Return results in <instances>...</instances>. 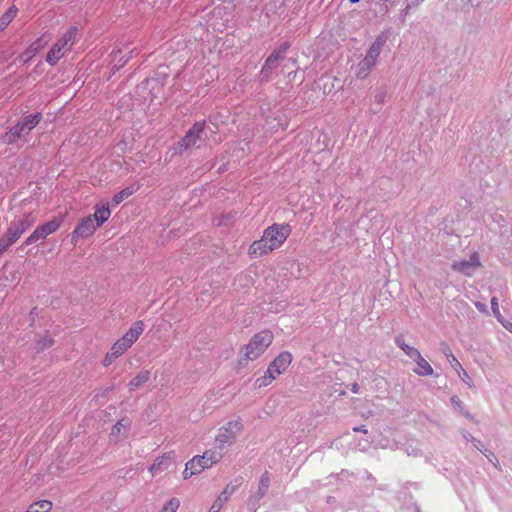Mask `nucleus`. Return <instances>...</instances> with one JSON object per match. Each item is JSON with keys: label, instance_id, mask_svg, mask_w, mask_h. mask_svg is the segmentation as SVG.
I'll list each match as a JSON object with an SVG mask.
<instances>
[{"label": "nucleus", "instance_id": "nucleus-8", "mask_svg": "<svg viewBox=\"0 0 512 512\" xmlns=\"http://www.w3.org/2000/svg\"><path fill=\"white\" fill-rule=\"evenodd\" d=\"M143 331V321L138 320L134 322L128 331L110 348L113 351V354H117L119 357L123 355L138 340Z\"/></svg>", "mask_w": 512, "mask_h": 512}, {"label": "nucleus", "instance_id": "nucleus-13", "mask_svg": "<svg viewBox=\"0 0 512 512\" xmlns=\"http://www.w3.org/2000/svg\"><path fill=\"white\" fill-rule=\"evenodd\" d=\"M51 40L49 33H44L38 37L30 46L21 54L23 62H29L36 54H38Z\"/></svg>", "mask_w": 512, "mask_h": 512}, {"label": "nucleus", "instance_id": "nucleus-14", "mask_svg": "<svg viewBox=\"0 0 512 512\" xmlns=\"http://www.w3.org/2000/svg\"><path fill=\"white\" fill-rule=\"evenodd\" d=\"M292 362V354L288 351L280 353L268 366V369L277 377L284 373Z\"/></svg>", "mask_w": 512, "mask_h": 512}, {"label": "nucleus", "instance_id": "nucleus-30", "mask_svg": "<svg viewBox=\"0 0 512 512\" xmlns=\"http://www.w3.org/2000/svg\"><path fill=\"white\" fill-rule=\"evenodd\" d=\"M28 509H32L34 512H49L52 509V503L48 500H40L31 504Z\"/></svg>", "mask_w": 512, "mask_h": 512}, {"label": "nucleus", "instance_id": "nucleus-41", "mask_svg": "<svg viewBox=\"0 0 512 512\" xmlns=\"http://www.w3.org/2000/svg\"><path fill=\"white\" fill-rule=\"evenodd\" d=\"M374 99L377 104L382 105L385 101V94L383 92H379L375 95Z\"/></svg>", "mask_w": 512, "mask_h": 512}, {"label": "nucleus", "instance_id": "nucleus-10", "mask_svg": "<svg viewBox=\"0 0 512 512\" xmlns=\"http://www.w3.org/2000/svg\"><path fill=\"white\" fill-rule=\"evenodd\" d=\"M100 226L90 215L82 218L72 232V242L76 243L78 239L91 237Z\"/></svg>", "mask_w": 512, "mask_h": 512}, {"label": "nucleus", "instance_id": "nucleus-44", "mask_svg": "<svg viewBox=\"0 0 512 512\" xmlns=\"http://www.w3.org/2000/svg\"><path fill=\"white\" fill-rule=\"evenodd\" d=\"M353 431L354 432L367 433V429H366V427L364 425L353 427Z\"/></svg>", "mask_w": 512, "mask_h": 512}, {"label": "nucleus", "instance_id": "nucleus-9", "mask_svg": "<svg viewBox=\"0 0 512 512\" xmlns=\"http://www.w3.org/2000/svg\"><path fill=\"white\" fill-rule=\"evenodd\" d=\"M482 267L478 252H473L469 259L454 261L451 265L453 271L464 276L472 277Z\"/></svg>", "mask_w": 512, "mask_h": 512}, {"label": "nucleus", "instance_id": "nucleus-35", "mask_svg": "<svg viewBox=\"0 0 512 512\" xmlns=\"http://www.w3.org/2000/svg\"><path fill=\"white\" fill-rule=\"evenodd\" d=\"M491 309H492V312H493V315L495 316V318L499 322L503 323V316L500 312L498 299L496 297H492V299H491Z\"/></svg>", "mask_w": 512, "mask_h": 512}, {"label": "nucleus", "instance_id": "nucleus-24", "mask_svg": "<svg viewBox=\"0 0 512 512\" xmlns=\"http://www.w3.org/2000/svg\"><path fill=\"white\" fill-rule=\"evenodd\" d=\"M440 348L442 353L445 355L446 359L450 363V365L454 368L455 371L462 370L461 363L457 360L452 350L450 349L447 343H441Z\"/></svg>", "mask_w": 512, "mask_h": 512}, {"label": "nucleus", "instance_id": "nucleus-3", "mask_svg": "<svg viewBox=\"0 0 512 512\" xmlns=\"http://www.w3.org/2000/svg\"><path fill=\"white\" fill-rule=\"evenodd\" d=\"M35 222L36 217L33 213L24 214L11 221L7 231L0 239V254L5 252L10 246L18 241L20 237L35 224Z\"/></svg>", "mask_w": 512, "mask_h": 512}, {"label": "nucleus", "instance_id": "nucleus-43", "mask_svg": "<svg viewBox=\"0 0 512 512\" xmlns=\"http://www.w3.org/2000/svg\"><path fill=\"white\" fill-rule=\"evenodd\" d=\"M462 436H463V438H464L465 440L470 441V442H472V441H473V439H475V437H473V436H472V434H471V433H469L468 431H463V432H462Z\"/></svg>", "mask_w": 512, "mask_h": 512}, {"label": "nucleus", "instance_id": "nucleus-28", "mask_svg": "<svg viewBox=\"0 0 512 512\" xmlns=\"http://www.w3.org/2000/svg\"><path fill=\"white\" fill-rule=\"evenodd\" d=\"M277 378L268 368L262 377L255 380V387L262 388L270 385Z\"/></svg>", "mask_w": 512, "mask_h": 512}, {"label": "nucleus", "instance_id": "nucleus-32", "mask_svg": "<svg viewBox=\"0 0 512 512\" xmlns=\"http://www.w3.org/2000/svg\"><path fill=\"white\" fill-rule=\"evenodd\" d=\"M278 63L279 61L274 59L272 56L267 57V59L264 62V65L262 66L261 74L265 77H268L269 72L272 69H275L278 66Z\"/></svg>", "mask_w": 512, "mask_h": 512}, {"label": "nucleus", "instance_id": "nucleus-50", "mask_svg": "<svg viewBox=\"0 0 512 512\" xmlns=\"http://www.w3.org/2000/svg\"><path fill=\"white\" fill-rule=\"evenodd\" d=\"M359 1H360V0H349V2H350L351 4H356V3H358Z\"/></svg>", "mask_w": 512, "mask_h": 512}, {"label": "nucleus", "instance_id": "nucleus-52", "mask_svg": "<svg viewBox=\"0 0 512 512\" xmlns=\"http://www.w3.org/2000/svg\"><path fill=\"white\" fill-rule=\"evenodd\" d=\"M416 512H421L420 508H416Z\"/></svg>", "mask_w": 512, "mask_h": 512}, {"label": "nucleus", "instance_id": "nucleus-37", "mask_svg": "<svg viewBox=\"0 0 512 512\" xmlns=\"http://www.w3.org/2000/svg\"><path fill=\"white\" fill-rule=\"evenodd\" d=\"M458 373L459 378L467 384L469 387H473V381L468 373L462 368V370L456 371Z\"/></svg>", "mask_w": 512, "mask_h": 512}, {"label": "nucleus", "instance_id": "nucleus-5", "mask_svg": "<svg viewBox=\"0 0 512 512\" xmlns=\"http://www.w3.org/2000/svg\"><path fill=\"white\" fill-rule=\"evenodd\" d=\"M78 29L76 27H70L63 35L51 46L46 56V62L54 66L59 60L70 51L76 41Z\"/></svg>", "mask_w": 512, "mask_h": 512}, {"label": "nucleus", "instance_id": "nucleus-21", "mask_svg": "<svg viewBox=\"0 0 512 512\" xmlns=\"http://www.w3.org/2000/svg\"><path fill=\"white\" fill-rule=\"evenodd\" d=\"M417 364V368L413 371L419 376H431L433 374V368L431 365L423 358L420 354L417 358L414 359Z\"/></svg>", "mask_w": 512, "mask_h": 512}, {"label": "nucleus", "instance_id": "nucleus-42", "mask_svg": "<svg viewBox=\"0 0 512 512\" xmlns=\"http://www.w3.org/2000/svg\"><path fill=\"white\" fill-rule=\"evenodd\" d=\"M475 307L477 308L478 311L482 313H488L487 306L484 303L475 302Z\"/></svg>", "mask_w": 512, "mask_h": 512}, {"label": "nucleus", "instance_id": "nucleus-29", "mask_svg": "<svg viewBox=\"0 0 512 512\" xmlns=\"http://www.w3.org/2000/svg\"><path fill=\"white\" fill-rule=\"evenodd\" d=\"M289 48V42H283L276 49H274L270 56H272L277 61H281L284 59Z\"/></svg>", "mask_w": 512, "mask_h": 512}, {"label": "nucleus", "instance_id": "nucleus-11", "mask_svg": "<svg viewBox=\"0 0 512 512\" xmlns=\"http://www.w3.org/2000/svg\"><path fill=\"white\" fill-rule=\"evenodd\" d=\"M205 124V121H198L186 132L184 137L178 142V147L181 152L196 145L204 131Z\"/></svg>", "mask_w": 512, "mask_h": 512}, {"label": "nucleus", "instance_id": "nucleus-19", "mask_svg": "<svg viewBox=\"0 0 512 512\" xmlns=\"http://www.w3.org/2000/svg\"><path fill=\"white\" fill-rule=\"evenodd\" d=\"M94 214L91 216L94 218L95 222L102 226L111 216V210L108 204L96 205Z\"/></svg>", "mask_w": 512, "mask_h": 512}, {"label": "nucleus", "instance_id": "nucleus-26", "mask_svg": "<svg viewBox=\"0 0 512 512\" xmlns=\"http://www.w3.org/2000/svg\"><path fill=\"white\" fill-rule=\"evenodd\" d=\"M187 468L192 469L199 474L210 467L205 464V460L201 458V455H196L187 462Z\"/></svg>", "mask_w": 512, "mask_h": 512}, {"label": "nucleus", "instance_id": "nucleus-22", "mask_svg": "<svg viewBox=\"0 0 512 512\" xmlns=\"http://www.w3.org/2000/svg\"><path fill=\"white\" fill-rule=\"evenodd\" d=\"M150 379V371L142 370L135 377H133L128 383L130 391H134Z\"/></svg>", "mask_w": 512, "mask_h": 512}, {"label": "nucleus", "instance_id": "nucleus-1", "mask_svg": "<svg viewBox=\"0 0 512 512\" xmlns=\"http://www.w3.org/2000/svg\"><path fill=\"white\" fill-rule=\"evenodd\" d=\"M292 229L289 224L274 223L268 226L259 240H255L248 248V255L251 258H259L280 248L288 237Z\"/></svg>", "mask_w": 512, "mask_h": 512}, {"label": "nucleus", "instance_id": "nucleus-46", "mask_svg": "<svg viewBox=\"0 0 512 512\" xmlns=\"http://www.w3.org/2000/svg\"><path fill=\"white\" fill-rule=\"evenodd\" d=\"M359 389H360V388H359V385H358L357 383L352 384L351 391H352L353 393H358V392H359Z\"/></svg>", "mask_w": 512, "mask_h": 512}, {"label": "nucleus", "instance_id": "nucleus-49", "mask_svg": "<svg viewBox=\"0 0 512 512\" xmlns=\"http://www.w3.org/2000/svg\"><path fill=\"white\" fill-rule=\"evenodd\" d=\"M452 402L457 403L459 402V399L457 397H452Z\"/></svg>", "mask_w": 512, "mask_h": 512}, {"label": "nucleus", "instance_id": "nucleus-25", "mask_svg": "<svg viewBox=\"0 0 512 512\" xmlns=\"http://www.w3.org/2000/svg\"><path fill=\"white\" fill-rule=\"evenodd\" d=\"M139 189V186L131 185L124 189H122L120 192L115 194L112 198V203L116 206L119 205L122 201L133 195L137 190Z\"/></svg>", "mask_w": 512, "mask_h": 512}, {"label": "nucleus", "instance_id": "nucleus-36", "mask_svg": "<svg viewBox=\"0 0 512 512\" xmlns=\"http://www.w3.org/2000/svg\"><path fill=\"white\" fill-rule=\"evenodd\" d=\"M483 454L489 460L490 463H492L496 468L500 469L499 461L492 451H490L489 449H484Z\"/></svg>", "mask_w": 512, "mask_h": 512}, {"label": "nucleus", "instance_id": "nucleus-45", "mask_svg": "<svg viewBox=\"0 0 512 512\" xmlns=\"http://www.w3.org/2000/svg\"><path fill=\"white\" fill-rule=\"evenodd\" d=\"M410 9H411V5H409V4H408V5H406V7L402 10V16H403V18H405V17L409 14Z\"/></svg>", "mask_w": 512, "mask_h": 512}, {"label": "nucleus", "instance_id": "nucleus-34", "mask_svg": "<svg viewBox=\"0 0 512 512\" xmlns=\"http://www.w3.org/2000/svg\"><path fill=\"white\" fill-rule=\"evenodd\" d=\"M54 344V340L51 337H44L40 339L36 344L37 352L44 351L45 349L51 347Z\"/></svg>", "mask_w": 512, "mask_h": 512}, {"label": "nucleus", "instance_id": "nucleus-4", "mask_svg": "<svg viewBox=\"0 0 512 512\" xmlns=\"http://www.w3.org/2000/svg\"><path fill=\"white\" fill-rule=\"evenodd\" d=\"M273 334L269 330L256 333L250 341L241 348V361H253L258 359L272 344Z\"/></svg>", "mask_w": 512, "mask_h": 512}, {"label": "nucleus", "instance_id": "nucleus-23", "mask_svg": "<svg viewBox=\"0 0 512 512\" xmlns=\"http://www.w3.org/2000/svg\"><path fill=\"white\" fill-rule=\"evenodd\" d=\"M63 219L54 218L38 227L43 232L44 236L47 237L53 233H55L62 225Z\"/></svg>", "mask_w": 512, "mask_h": 512}, {"label": "nucleus", "instance_id": "nucleus-6", "mask_svg": "<svg viewBox=\"0 0 512 512\" xmlns=\"http://www.w3.org/2000/svg\"><path fill=\"white\" fill-rule=\"evenodd\" d=\"M243 429L240 420L228 421L225 425L221 426L215 436L214 445L223 451L225 454L235 444L237 436Z\"/></svg>", "mask_w": 512, "mask_h": 512}, {"label": "nucleus", "instance_id": "nucleus-47", "mask_svg": "<svg viewBox=\"0 0 512 512\" xmlns=\"http://www.w3.org/2000/svg\"><path fill=\"white\" fill-rule=\"evenodd\" d=\"M503 326L512 333V323H509L508 325L504 324V322L502 323Z\"/></svg>", "mask_w": 512, "mask_h": 512}, {"label": "nucleus", "instance_id": "nucleus-20", "mask_svg": "<svg viewBox=\"0 0 512 512\" xmlns=\"http://www.w3.org/2000/svg\"><path fill=\"white\" fill-rule=\"evenodd\" d=\"M395 344L413 360L421 354L418 349L407 344L401 335L395 337Z\"/></svg>", "mask_w": 512, "mask_h": 512}, {"label": "nucleus", "instance_id": "nucleus-12", "mask_svg": "<svg viewBox=\"0 0 512 512\" xmlns=\"http://www.w3.org/2000/svg\"><path fill=\"white\" fill-rule=\"evenodd\" d=\"M131 428V420L128 417H123L118 420L111 428L109 433V440L118 443L124 440Z\"/></svg>", "mask_w": 512, "mask_h": 512}, {"label": "nucleus", "instance_id": "nucleus-18", "mask_svg": "<svg viewBox=\"0 0 512 512\" xmlns=\"http://www.w3.org/2000/svg\"><path fill=\"white\" fill-rule=\"evenodd\" d=\"M225 453L218 449L215 445L213 448L206 450L202 455L201 458L205 460V464L208 465L210 468L219 463Z\"/></svg>", "mask_w": 512, "mask_h": 512}, {"label": "nucleus", "instance_id": "nucleus-51", "mask_svg": "<svg viewBox=\"0 0 512 512\" xmlns=\"http://www.w3.org/2000/svg\"><path fill=\"white\" fill-rule=\"evenodd\" d=\"M424 0H416V4L423 2Z\"/></svg>", "mask_w": 512, "mask_h": 512}, {"label": "nucleus", "instance_id": "nucleus-40", "mask_svg": "<svg viewBox=\"0 0 512 512\" xmlns=\"http://www.w3.org/2000/svg\"><path fill=\"white\" fill-rule=\"evenodd\" d=\"M472 443H473V446H474L477 450H479L480 452L484 453V449H486V448L484 447V445L481 443V441H480V440H478V439H476V438H475V439H473Z\"/></svg>", "mask_w": 512, "mask_h": 512}, {"label": "nucleus", "instance_id": "nucleus-33", "mask_svg": "<svg viewBox=\"0 0 512 512\" xmlns=\"http://www.w3.org/2000/svg\"><path fill=\"white\" fill-rule=\"evenodd\" d=\"M180 506V501L177 498H171L167 501L160 512H176Z\"/></svg>", "mask_w": 512, "mask_h": 512}, {"label": "nucleus", "instance_id": "nucleus-38", "mask_svg": "<svg viewBox=\"0 0 512 512\" xmlns=\"http://www.w3.org/2000/svg\"><path fill=\"white\" fill-rule=\"evenodd\" d=\"M118 357L119 356L117 354H113V351L110 349V351L106 353V355L102 361L103 366H105V367L110 366L113 363V361L115 359H117Z\"/></svg>", "mask_w": 512, "mask_h": 512}, {"label": "nucleus", "instance_id": "nucleus-7", "mask_svg": "<svg viewBox=\"0 0 512 512\" xmlns=\"http://www.w3.org/2000/svg\"><path fill=\"white\" fill-rule=\"evenodd\" d=\"M41 119L42 114L39 112L24 117L23 120L17 122L10 128L4 136V141L8 144L16 142L21 137L29 134L30 131L39 124Z\"/></svg>", "mask_w": 512, "mask_h": 512}, {"label": "nucleus", "instance_id": "nucleus-27", "mask_svg": "<svg viewBox=\"0 0 512 512\" xmlns=\"http://www.w3.org/2000/svg\"><path fill=\"white\" fill-rule=\"evenodd\" d=\"M18 9L15 5H12L1 17H0V32L4 30L11 21L16 17Z\"/></svg>", "mask_w": 512, "mask_h": 512}, {"label": "nucleus", "instance_id": "nucleus-48", "mask_svg": "<svg viewBox=\"0 0 512 512\" xmlns=\"http://www.w3.org/2000/svg\"><path fill=\"white\" fill-rule=\"evenodd\" d=\"M385 2H387L391 7L395 5L396 3V0H384Z\"/></svg>", "mask_w": 512, "mask_h": 512}, {"label": "nucleus", "instance_id": "nucleus-2", "mask_svg": "<svg viewBox=\"0 0 512 512\" xmlns=\"http://www.w3.org/2000/svg\"><path fill=\"white\" fill-rule=\"evenodd\" d=\"M388 36L384 33L379 34L371 43L365 56L357 63L355 68V77L359 80L368 78L372 70L377 65L378 59L382 53Z\"/></svg>", "mask_w": 512, "mask_h": 512}, {"label": "nucleus", "instance_id": "nucleus-15", "mask_svg": "<svg viewBox=\"0 0 512 512\" xmlns=\"http://www.w3.org/2000/svg\"><path fill=\"white\" fill-rule=\"evenodd\" d=\"M270 481V475L267 471H265L259 478L257 491L250 496L248 501V504L252 505L253 508L267 493L270 486Z\"/></svg>", "mask_w": 512, "mask_h": 512}, {"label": "nucleus", "instance_id": "nucleus-16", "mask_svg": "<svg viewBox=\"0 0 512 512\" xmlns=\"http://www.w3.org/2000/svg\"><path fill=\"white\" fill-rule=\"evenodd\" d=\"M238 485L227 484L217 499L213 502L208 512H219L230 496L236 491Z\"/></svg>", "mask_w": 512, "mask_h": 512}, {"label": "nucleus", "instance_id": "nucleus-31", "mask_svg": "<svg viewBox=\"0 0 512 512\" xmlns=\"http://www.w3.org/2000/svg\"><path fill=\"white\" fill-rule=\"evenodd\" d=\"M45 238L46 237L44 236L43 232L37 226L35 230L25 239L24 245L28 246L34 244L39 240H44Z\"/></svg>", "mask_w": 512, "mask_h": 512}, {"label": "nucleus", "instance_id": "nucleus-39", "mask_svg": "<svg viewBox=\"0 0 512 512\" xmlns=\"http://www.w3.org/2000/svg\"><path fill=\"white\" fill-rule=\"evenodd\" d=\"M193 475H197L196 471H194L192 469H188L187 464H186L185 469L183 471V478L188 479V478L192 477Z\"/></svg>", "mask_w": 512, "mask_h": 512}, {"label": "nucleus", "instance_id": "nucleus-17", "mask_svg": "<svg viewBox=\"0 0 512 512\" xmlns=\"http://www.w3.org/2000/svg\"><path fill=\"white\" fill-rule=\"evenodd\" d=\"M174 458V452H166L163 455L157 457L151 466L148 468L152 476L158 472L164 471L168 468V463Z\"/></svg>", "mask_w": 512, "mask_h": 512}]
</instances>
